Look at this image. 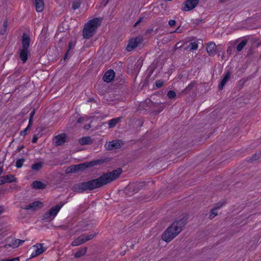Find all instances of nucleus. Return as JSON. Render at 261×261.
I'll list each match as a JSON object with an SVG mask.
<instances>
[{
    "label": "nucleus",
    "mask_w": 261,
    "mask_h": 261,
    "mask_svg": "<svg viewBox=\"0 0 261 261\" xmlns=\"http://www.w3.org/2000/svg\"><path fill=\"white\" fill-rule=\"evenodd\" d=\"M122 172L121 168L111 172L103 173L98 178L80 182L74 185L72 190L74 192L82 193L86 191H92L95 189L103 187L117 179Z\"/></svg>",
    "instance_id": "nucleus-1"
},
{
    "label": "nucleus",
    "mask_w": 261,
    "mask_h": 261,
    "mask_svg": "<svg viewBox=\"0 0 261 261\" xmlns=\"http://www.w3.org/2000/svg\"><path fill=\"white\" fill-rule=\"evenodd\" d=\"M187 216L176 219L162 234V240L167 243L170 242L181 231L187 223Z\"/></svg>",
    "instance_id": "nucleus-2"
},
{
    "label": "nucleus",
    "mask_w": 261,
    "mask_h": 261,
    "mask_svg": "<svg viewBox=\"0 0 261 261\" xmlns=\"http://www.w3.org/2000/svg\"><path fill=\"white\" fill-rule=\"evenodd\" d=\"M102 18H95L88 21L85 24L83 30V36L84 38L89 39L92 37L98 27L101 23Z\"/></svg>",
    "instance_id": "nucleus-3"
},
{
    "label": "nucleus",
    "mask_w": 261,
    "mask_h": 261,
    "mask_svg": "<svg viewBox=\"0 0 261 261\" xmlns=\"http://www.w3.org/2000/svg\"><path fill=\"white\" fill-rule=\"evenodd\" d=\"M148 182L140 181L129 184L125 189L126 194L132 195L139 192L140 191L145 190L147 187Z\"/></svg>",
    "instance_id": "nucleus-4"
},
{
    "label": "nucleus",
    "mask_w": 261,
    "mask_h": 261,
    "mask_svg": "<svg viewBox=\"0 0 261 261\" xmlns=\"http://www.w3.org/2000/svg\"><path fill=\"white\" fill-rule=\"evenodd\" d=\"M110 160L109 158H104L77 164V171H84L86 169L89 168L96 165L102 164L104 163L109 162Z\"/></svg>",
    "instance_id": "nucleus-5"
},
{
    "label": "nucleus",
    "mask_w": 261,
    "mask_h": 261,
    "mask_svg": "<svg viewBox=\"0 0 261 261\" xmlns=\"http://www.w3.org/2000/svg\"><path fill=\"white\" fill-rule=\"evenodd\" d=\"M63 204H58L46 212L43 215V219L51 220L57 215L58 213L62 207Z\"/></svg>",
    "instance_id": "nucleus-6"
},
{
    "label": "nucleus",
    "mask_w": 261,
    "mask_h": 261,
    "mask_svg": "<svg viewBox=\"0 0 261 261\" xmlns=\"http://www.w3.org/2000/svg\"><path fill=\"white\" fill-rule=\"evenodd\" d=\"M199 0H187L182 4L181 10L189 11L195 8L198 5Z\"/></svg>",
    "instance_id": "nucleus-7"
},
{
    "label": "nucleus",
    "mask_w": 261,
    "mask_h": 261,
    "mask_svg": "<svg viewBox=\"0 0 261 261\" xmlns=\"http://www.w3.org/2000/svg\"><path fill=\"white\" fill-rule=\"evenodd\" d=\"M142 65L141 60H138L135 64H129L128 66V72L132 74H137L139 72Z\"/></svg>",
    "instance_id": "nucleus-8"
},
{
    "label": "nucleus",
    "mask_w": 261,
    "mask_h": 261,
    "mask_svg": "<svg viewBox=\"0 0 261 261\" xmlns=\"http://www.w3.org/2000/svg\"><path fill=\"white\" fill-rule=\"evenodd\" d=\"M141 41L142 39L139 37L130 39L126 47V49L127 51H132L136 48L138 44L141 43Z\"/></svg>",
    "instance_id": "nucleus-9"
},
{
    "label": "nucleus",
    "mask_w": 261,
    "mask_h": 261,
    "mask_svg": "<svg viewBox=\"0 0 261 261\" xmlns=\"http://www.w3.org/2000/svg\"><path fill=\"white\" fill-rule=\"evenodd\" d=\"M43 204L41 202L39 201H34L30 204L22 207L21 208L26 210L36 211L37 209L42 207Z\"/></svg>",
    "instance_id": "nucleus-10"
},
{
    "label": "nucleus",
    "mask_w": 261,
    "mask_h": 261,
    "mask_svg": "<svg viewBox=\"0 0 261 261\" xmlns=\"http://www.w3.org/2000/svg\"><path fill=\"white\" fill-rule=\"evenodd\" d=\"M17 179L14 175L9 174L0 177V185H4L6 183H11L16 182Z\"/></svg>",
    "instance_id": "nucleus-11"
},
{
    "label": "nucleus",
    "mask_w": 261,
    "mask_h": 261,
    "mask_svg": "<svg viewBox=\"0 0 261 261\" xmlns=\"http://www.w3.org/2000/svg\"><path fill=\"white\" fill-rule=\"evenodd\" d=\"M55 143L57 146H60L68 142L67 136L63 133L55 137Z\"/></svg>",
    "instance_id": "nucleus-12"
},
{
    "label": "nucleus",
    "mask_w": 261,
    "mask_h": 261,
    "mask_svg": "<svg viewBox=\"0 0 261 261\" xmlns=\"http://www.w3.org/2000/svg\"><path fill=\"white\" fill-rule=\"evenodd\" d=\"M166 107V105L164 102H155L153 107L154 110L151 113L154 115H156L160 113Z\"/></svg>",
    "instance_id": "nucleus-13"
},
{
    "label": "nucleus",
    "mask_w": 261,
    "mask_h": 261,
    "mask_svg": "<svg viewBox=\"0 0 261 261\" xmlns=\"http://www.w3.org/2000/svg\"><path fill=\"white\" fill-rule=\"evenodd\" d=\"M30 55V51L29 50V49L23 48H20L19 58L22 61L23 64L27 62L28 59V57Z\"/></svg>",
    "instance_id": "nucleus-14"
},
{
    "label": "nucleus",
    "mask_w": 261,
    "mask_h": 261,
    "mask_svg": "<svg viewBox=\"0 0 261 261\" xmlns=\"http://www.w3.org/2000/svg\"><path fill=\"white\" fill-rule=\"evenodd\" d=\"M231 74V73L229 70H228L225 74H224L223 77L218 85L219 90H222L223 88L226 83L230 79Z\"/></svg>",
    "instance_id": "nucleus-15"
},
{
    "label": "nucleus",
    "mask_w": 261,
    "mask_h": 261,
    "mask_svg": "<svg viewBox=\"0 0 261 261\" xmlns=\"http://www.w3.org/2000/svg\"><path fill=\"white\" fill-rule=\"evenodd\" d=\"M120 142V140L112 141L106 145V148L109 150L120 148L122 145Z\"/></svg>",
    "instance_id": "nucleus-16"
},
{
    "label": "nucleus",
    "mask_w": 261,
    "mask_h": 261,
    "mask_svg": "<svg viewBox=\"0 0 261 261\" xmlns=\"http://www.w3.org/2000/svg\"><path fill=\"white\" fill-rule=\"evenodd\" d=\"M114 71L112 69H110L105 73L102 79L105 82L107 83H110L114 79Z\"/></svg>",
    "instance_id": "nucleus-17"
},
{
    "label": "nucleus",
    "mask_w": 261,
    "mask_h": 261,
    "mask_svg": "<svg viewBox=\"0 0 261 261\" xmlns=\"http://www.w3.org/2000/svg\"><path fill=\"white\" fill-rule=\"evenodd\" d=\"M30 42V36L26 33H23L22 36V47L21 48L29 49Z\"/></svg>",
    "instance_id": "nucleus-18"
},
{
    "label": "nucleus",
    "mask_w": 261,
    "mask_h": 261,
    "mask_svg": "<svg viewBox=\"0 0 261 261\" xmlns=\"http://www.w3.org/2000/svg\"><path fill=\"white\" fill-rule=\"evenodd\" d=\"M217 46L214 42L207 44L206 51L208 55L213 56L216 54Z\"/></svg>",
    "instance_id": "nucleus-19"
},
{
    "label": "nucleus",
    "mask_w": 261,
    "mask_h": 261,
    "mask_svg": "<svg viewBox=\"0 0 261 261\" xmlns=\"http://www.w3.org/2000/svg\"><path fill=\"white\" fill-rule=\"evenodd\" d=\"M34 5L37 12H41L43 11L44 7L43 0H35Z\"/></svg>",
    "instance_id": "nucleus-20"
},
{
    "label": "nucleus",
    "mask_w": 261,
    "mask_h": 261,
    "mask_svg": "<svg viewBox=\"0 0 261 261\" xmlns=\"http://www.w3.org/2000/svg\"><path fill=\"white\" fill-rule=\"evenodd\" d=\"M32 187L35 189H44L46 185L40 181L35 180L32 182Z\"/></svg>",
    "instance_id": "nucleus-21"
},
{
    "label": "nucleus",
    "mask_w": 261,
    "mask_h": 261,
    "mask_svg": "<svg viewBox=\"0 0 261 261\" xmlns=\"http://www.w3.org/2000/svg\"><path fill=\"white\" fill-rule=\"evenodd\" d=\"M79 142L82 145L91 144L93 143V140L90 137H84L80 139Z\"/></svg>",
    "instance_id": "nucleus-22"
},
{
    "label": "nucleus",
    "mask_w": 261,
    "mask_h": 261,
    "mask_svg": "<svg viewBox=\"0 0 261 261\" xmlns=\"http://www.w3.org/2000/svg\"><path fill=\"white\" fill-rule=\"evenodd\" d=\"M154 103L155 102L152 101L150 98H146L144 102L141 103L140 107L144 109H145V107H148L151 108L153 107Z\"/></svg>",
    "instance_id": "nucleus-23"
},
{
    "label": "nucleus",
    "mask_w": 261,
    "mask_h": 261,
    "mask_svg": "<svg viewBox=\"0 0 261 261\" xmlns=\"http://www.w3.org/2000/svg\"><path fill=\"white\" fill-rule=\"evenodd\" d=\"M122 117H118L113 118L109 121L108 124L109 127L112 128L115 127L121 120Z\"/></svg>",
    "instance_id": "nucleus-24"
},
{
    "label": "nucleus",
    "mask_w": 261,
    "mask_h": 261,
    "mask_svg": "<svg viewBox=\"0 0 261 261\" xmlns=\"http://www.w3.org/2000/svg\"><path fill=\"white\" fill-rule=\"evenodd\" d=\"M83 238V237H82V235L79 236L73 241H72V242L71 243L72 246H76L84 243V241Z\"/></svg>",
    "instance_id": "nucleus-25"
},
{
    "label": "nucleus",
    "mask_w": 261,
    "mask_h": 261,
    "mask_svg": "<svg viewBox=\"0 0 261 261\" xmlns=\"http://www.w3.org/2000/svg\"><path fill=\"white\" fill-rule=\"evenodd\" d=\"M87 250V247L80 248L75 254L74 257L76 258L80 257L85 254Z\"/></svg>",
    "instance_id": "nucleus-26"
},
{
    "label": "nucleus",
    "mask_w": 261,
    "mask_h": 261,
    "mask_svg": "<svg viewBox=\"0 0 261 261\" xmlns=\"http://www.w3.org/2000/svg\"><path fill=\"white\" fill-rule=\"evenodd\" d=\"M261 158V151L258 152H256L254 154H253L251 157L249 158L247 160V161L249 162H252L254 161H256L259 158Z\"/></svg>",
    "instance_id": "nucleus-27"
},
{
    "label": "nucleus",
    "mask_w": 261,
    "mask_h": 261,
    "mask_svg": "<svg viewBox=\"0 0 261 261\" xmlns=\"http://www.w3.org/2000/svg\"><path fill=\"white\" fill-rule=\"evenodd\" d=\"M97 234V233H94L91 234H82V237L84 241V243L92 240Z\"/></svg>",
    "instance_id": "nucleus-28"
},
{
    "label": "nucleus",
    "mask_w": 261,
    "mask_h": 261,
    "mask_svg": "<svg viewBox=\"0 0 261 261\" xmlns=\"http://www.w3.org/2000/svg\"><path fill=\"white\" fill-rule=\"evenodd\" d=\"M197 85V83L196 81H193L189 85L185 88V89L184 90L183 92L185 93H187L189 92H190L191 90H192L194 87H195Z\"/></svg>",
    "instance_id": "nucleus-29"
},
{
    "label": "nucleus",
    "mask_w": 261,
    "mask_h": 261,
    "mask_svg": "<svg viewBox=\"0 0 261 261\" xmlns=\"http://www.w3.org/2000/svg\"><path fill=\"white\" fill-rule=\"evenodd\" d=\"M34 247L36 248V250L35 252L38 254V255L41 254L42 253L45 249H43V247H42V244L40 243H37L36 245L34 246Z\"/></svg>",
    "instance_id": "nucleus-30"
},
{
    "label": "nucleus",
    "mask_w": 261,
    "mask_h": 261,
    "mask_svg": "<svg viewBox=\"0 0 261 261\" xmlns=\"http://www.w3.org/2000/svg\"><path fill=\"white\" fill-rule=\"evenodd\" d=\"M65 172L67 174L77 172L76 165H71L68 167L66 170Z\"/></svg>",
    "instance_id": "nucleus-31"
},
{
    "label": "nucleus",
    "mask_w": 261,
    "mask_h": 261,
    "mask_svg": "<svg viewBox=\"0 0 261 261\" xmlns=\"http://www.w3.org/2000/svg\"><path fill=\"white\" fill-rule=\"evenodd\" d=\"M247 43V39L242 40L237 46V51L239 52V51H241L242 50V49L243 48V47L245 45H246Z\"/></svg>",
    "instance_id": "nucleus-32"
},
{
    "label": "nucleus",
    "mask_w": 261,
    "mask_h": 261,
    "mask_svg": "<svg viewBox=\"0 0 261 261\" xmlns=\"http://www.w3.org/2000/svg\"><path fill=\"white\" fill-rule=\"evenodd\" d=\"M75 44V43L72 41H70L69 43L68 49L67 50V51L66 52V53L64 55V60H65L67 58V57L69 55H70V50L74 46Z\"/></svg>",
    "instance_id": "nucleus-33"
},
{
    "label": "nucleus",
    "mask_w": 261,
    "mask_h": 261,
    "mask_svg": "<svg viewBox=\"0 0 261 261\" xmlns=\"http://www.w3.org/2000/svg\"><path fill=\"white\" fill-rule=\"evenodd\" d=\"M43 166V163L42 162H38L32 165V169L35 171H39Z\"/></svg>",
    "instance_id": "nucleus-34"
},
{
    "label": "nucleus",
    "mask_w": 261,
    "mask_h": 261,
    "mask_svg": "<svg viewBox=\"0 0 261 261\" xmlns=\"http://www.w3.org/2000/svg\"><path fill=\"white\" fill-rule=\"evenodd\" d=\"M8 27V20L6 18L3 23V28L0 30V34L4 35L7 31Z\"/></svg>",
    "instance_id": "nucleus-35"
},
{
    "label": "nucleus",
    "mask_w": 261,
    "mask_h": 261,
    "mask_svg": "<svg viewBox=\"0 0 261 261\" xmlns=\"http://www.w3.org/2000/svg\"><path fill=\"white\" fill-rule=\"evenodd\" d=\"M24 242V241H23V240H20V239H16L15 240V244L13 243L12 246L13 248H17L19 245H21Z\"/></svg>",
    "instance_id": "nucleus-36"
},
{
    "label": "nucleus",
    "mask_w": 261,
    "mask_h": 261,
    "mask_svg": "<svg viewBox=\"0 0 261 261\" xmlns=\"http://www.w3.org/2000/svg\"><path fill=\"white\" fill-rule=\"evenodd\" d=\"M188 48L191 50H196L198 48V44L195 42H191L189 44Z\"/></svg>",
    "instance_id": "nucleus-37"
},
{
    "label": "nucleus",
    "mask_w": 261,
    "mask_h": 261,
    "mask_svg": "<svg viewBox=\"0 0 261 261\" xmlns=\"http://www.w3.org/2000/svg\"><path fill=\"white\" fill-rule=\"evenodd\" d=\"M225 203L226 201L225 200H222L217 203H216L214 207L217 210L218 209L223 206Z\"/></svg>",
    "instance_id": "nucleus-38"
},
{
    "label": "nucleus",
    "mask_w": 261,
    "mask_h": 261,
    "mask_svg": "<svg viewBox=\"0 0 261 261\" xmlns=\"http://www.w3.org/2000/svg\"><path fill=\"white\" fill-rule=\"evenodd\" d=\"M217 210L214 207L211 211L209 218L211 219H213L216 215H217L218 213L216 212Z\"/></svg>",
    "instance_id": "nucleus-39"
},
{
    "label": "nucleus",
    "mask_w": 261,
    "mask_h": 261,
    "mask_svg": "<svg viewBox=\"0 0 261 261\" xmlns=\"http://www.w3.org/2000/svg\"><path fill=\"white\" fill-rule=\"evenodd\" d=\"M25 160L23 158L18 159L16 163V166L18 168H21Z\"/></svg>",
    "instance_id": "nucleus-40"
},
{
    "label": "nucleus",
    "mask_w": 261,
    "mask_h": 261,
    "mask_svg": "<svg viewBox=\"0 0 261 261\" xmlns=\"http://www.w3.org/2000/svg\"><path fill=\"white\" fill-rule=\"evenodd\" d=\"M81 6V3L79 1H74L72 5V8L73 10H76L80 8Z\"/></svg>",
    "instance_id": "nucleus-41"
},
{
    "label": "nucleus",
    "mask_w": 261,
    "mask_h": 261,
    "mask_svg": "<svg viewBox=\"0 0 261 261\" xmlns=\"http://www.w3.org/2000/svg\"><path fill=\"white\" fill-rule=\"evenodd\" d=\"M35 113V109H34L31 112L30 115V119H29V122H30V126L32 125L33 119V117H34Z\"/></svg>",
    "instance_id": "nucleus-42"
},
{
    "label": "nucleus",
    "mask_w": 261,
    "mask_h": 261,
    "mask_svg": "<svg viewBox=\"0 0 261 261\" xmlns=\"http://www.w3.org/2000/svg\"><path fill=\"white\" fill-rule=\"evenodd\" d=\"M167 96L169 98L172 99L175 97L176 93L174 91L170 90L168 92Z\"/></svg>",
    "instance_id": "nucleus-43"
},
{
    "label": "nucleus",
    "mask_w": 261,
    "mask_h": 261,
    "mask_svg": "<svg viewBox=\"0 0 261 261\" xmlns=\"http://www.w3.org/2000/svg\"><path fill=\"white\" fill-rule=\"evenodd\" d=\"M31 126H30V122H29V124L28 126L23 130L20 132V135L22 136H25L27 134V131L30 128Z\"/></svg>",
    "instance_id": "nucleus-44"
},
{
    "label": "nucleus",
    "mask_w": 261,
    "mask_h": 261,
    "mask_svg": "<svg viewBox=\"0 0 261 261\" xmlns=\"http://www.w3.org/2000/svg\"><path fill=\"white\" fill-rule=\"evenodd\" d=\"M164 85V82L162 80H158L155 83V86L157 88H161Z\"/></svg>",
    "instance_id": "nucleus-45"
},
{
    "label": "nucleus",
    "mask_w": 261,
    "mask_h": 261,
    "mask_svg": "<svg viewBox=\"0 0 261 261\" xmlns=\"http://www.w3.org/2000/svg\"><path fill=\"white\" fill-rule=\"evenodd\" d=\"M144 18L143 17H140L138 19V20L137 21V22L134 24V27H136V26H137L140 23H141V22L143 21L144 20Z\"/></svg>",
    "instance_id": "nucleus-46"
},
{
    "label": "nucleus",
    "mask_w": 261,
    "mask_h": 261,
    "mask_svg": "<svg viewBox=\"0 0 261 261\" xmlns=\"http://www.w3.org/2000/svg\"><path fill=\"white\" fill-rule=\"evenodd\" d=\"M176 23V22L174 20H170L169 21V25L170 27H174V26H175Z\"/></svg>",
    "instance_id": "nucleus-47"
},
{
    "label": "nucleus",
    "mask_w": 261,
    "mask_h": 261,
    "mask_svg": "<svg viewBox=\"0 0 261 261\" xmlns=\"http://www.w3.org/2000/svg\"><path fill=\"white\" fill-rule=\"evenodd\" d=\"M181 44L180 42L176 43L175 45V49H177L178 48H180L182 47V44Z\"/></svg>",
    "instance_id": "nucleus-48"
},
{
    "label": "nucleus",
    "mask_w": 261,
    "mask_h": 261,
    "mask_svg": "<svg viewBox=\"0 0 261 261\" xmlns=\"http://www.w3.org/2000/svg\"><path fill=\"white\" fill-rule=\"evenodd\" d=\"M38 140V137L36 136V135H34L33 138L32 139V143H36Z\"/></svg>",
    "instance_id": "nucleus-49"
},
{
    "label": "nucleus",
    "mask_w": 261,
    "mask_h": 261,
    "mask_svg": "<svg viewBox=\"0 0 261 261\" xmlns=\"http://www.w3.org/2000/svg\"><path fill=\"white\" fill-rule=\"evenodd\" d=\"M7 261H19V257H16L9 259H7Z\"/></svg>",
    "instance_id": "nucleus-50"
},
{
    "label": "nucleus",
    "mask_w": 261,
    "mask_h": 261,
    "mask_svg": "<svg viewBox=\"0 0 261 261\" xmlns=\"http://www.w3.org/2000/svg\"><path fill=\"white\" fill-rule=\"evenodd\" d=\"M153 31V30L152 29H149L146 30V34H150Z\"/></svg>",
    "instance_id": "nucleus-51"
},
{
    "label": "nucleus",
    "mask_w": 261,
    "mask_h": 261,
    "mask_svg": "<svg viewBox=\"0 0 261 261\" xmlns=\"http://www.w3.org/2000/svg\"><path fill=\"white\" fill-rule=\"evenodd\" d=\"M83 119H84L83 118L80 117L79 118H78V119L77 120V123H82L83 121Z\"/></svg>",
    "instance_id": "nucleus-52"
},
{
    "label": "nucleus",
    "mask_w": 261,
    "mask_h": 261,
    "mask_svg": "<svg viewBox=\"0 0 261 261\" xmlns=\"http://www.w3.org/2000/svg\"><path fill=\"white\" fill-rule=\"evenodd\" d=\"M37 255H38V254H37V253H36V252H33V253L31 254V258H33V257H35V256H37Z\"/></svg>",
    "instance_id": "nucleus-53"
},
{
    "label": "nucleus",
    "mask_w": 261,
    "mask_h": 261,
    "mask_svg": "<svg viewBox=\"0 0 261 261\" xmlns=\"http://www.w3.org/2000/svg\"><path fill=\"white\" fill-rule=\"evenodd\" d=\"M90 125L89 124H85L84 126V128L86 129H88L90 127Z\"/></svg>",
    "instance_id": "nucleus-54"
},
{
    "label": "nucleus",
    "mask_w": 261,
    "mask_h": 261,
    "mask_svg": "<svg viewBox=\"0 0 261 261\" xmlns=\"http://www.w3.org/2000/svg\"><path fill=\"white\" fill-rule=\"evenodd\" d=\"M245 83V81L241 80L239 81V83L241 85L243 86Z\"/></svg>",
    "instance_id": "nucleus-55"
},
{
    "label": "nucleus",
    "mask_w": 261,
    "mask_h": 261,
    "mask_svg": "<svg viewBox=\"0 0 261 261\" xmlns=\"http://www.w3.org/2000/svg\"><path fill=\"white\" fill-rule=\"evenodd\" d=\"M4 208L2 206H0V215L3 212Z\"/></svg>",
    "instance_id": "nucleus-56"
},
{
    "label": "nucleus",
    "mask_w": 261,
    "mask_h": 261,
    "mask_svg": "<svg viewBox=\"0 0 261 261\" xmlns=\"http://www.w3.org/2000/svg\"><path fill=\"white\" fill-rule=\"evenodd\" d=\"M3 173V167H0V175H1Z\"/></svg>",
    "instance_id": "nucleus-57"
},
{
    "label": "nucleus",
    "mask_w": 261,
    "mask_h": 261,
    "mask_svg": "<svg viewBox=\"0 0 261 261\" xmlns=\"http://www.w3.org/2000/svg\"><path fill=\"white\" fill-rule=\"evenodd\" d=\"M94 99L93 98H89L88 100V102H90V101H93Z\"/></svg>",
    "instance_id": "nucleus-58"
},
{
    "label": "nucleus",
    "mask_w": 261,
    "mask_h": 261,
    "mask_svg": "<svg viewBox=\"0 0 261 261\" xmlns=\"http://www.w3.org/2000/svg\"><path fill=\"white\" fill-rule=\"evenodd\" d=\"M23 147V146H22L20 148H19H19L17 149V151H19L20 150V149H21V148H22Z\"/></svg>",
    "instance_id": "nucleus-59"
},
{
    "label": "nucleus",
    "mask_w": 261,
    "mask_h": 261,
    "mask_svg": "<svg viewBox=\"0 0 261 261\" xmlns=\"http://www.w3.org/2000/svg\"><path fill=\"white\" fill-rule=\"evenodd\" d=\"M179 27L177 28L176 29V31H175V32H179Z\"/></svg>",
    "instance_id": "nucleus-60"
},
{
    "label": "nucleus",
    "mask_w": 261,
    "mask_h": 261,
    "mask_svg": "<svg viewBox=\"0 0 261 261\" xmlns=\"http://www.w3.org/2000/svg\"><path fill=\"white\" fill-rule=\"evenodd\" d=\"M0 261H7V259H2Z\"/></svg>",
    "instance_id": "nucleus-61"
},
{
    "label": "nucleus",
    "mask_w": 261,
    "mask_h": 261,
    "mask_svg": "<svg viewBox=\"0 0 261 261\" xmlns=\"http://www.w3.org/2000/svg\"><path fill=\"white\" fill-rule=\"evenodd\" d=\"M134 246V244H132V245L131 247H132V248H133Z\"/></svg>",
    "instance_id": "nucleus-62"
}]
</instances>
